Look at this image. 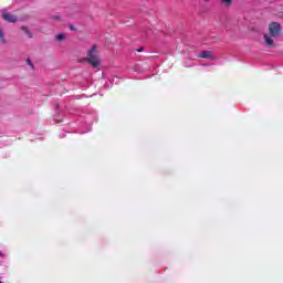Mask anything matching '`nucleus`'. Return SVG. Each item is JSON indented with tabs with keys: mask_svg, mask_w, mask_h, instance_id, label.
<instances>
[{
	"mask_svg": "<svg viewBox=\"0 0 283 283\" xmlns=\"http://www.w3.org/2000/svg\"><path fill=\"white\" fill-rule=\"evenodd\" d=\"M27 63L30 65L32 70H34V64L32 63V60L27 59Z\"/></svg>",
	"mask_w": 283,
	"mask_h": 283,
	"instance_id": "1a4fd4ad",
	"label": "nucleus"
},
{
	"mask_svg": "<svg viewBox=\"0 0 283 283\" xmlns=\"http://www.w3.org/2000/svg\"><path fill=\"white\" fill-rule=\"evenodd\" d=\"M55 107H56V109H59L60 105H59V104H56V105H55Z\"/></svg>",
	"mask_w": 283,
	"mask_h": 283,
	"instance_id": "ddd939ff",
	"label": "nucleus"
},
{
	"mask_svg": "<svg viewBox=\"0 0 283 283\" xmlns=\"http://www.w3.org/2000/svg\"><path fill=\"white\" fill-rule=\"evenodd\" d=\"M52 19H54V21H61V17L59 15H53Z\"/></svg>",
	"mask_w": 283,
	"mask_h": 283,
	"instance_id": "9d476101",
	"label": "nucleus"
},
{
	"mask_svg": "<svg viewBox=\"0 0 283 283\" xmlns=\"http://www.w3.org/2000/svg\"><path fill=\"white\" fill-rule=\"evenodd\" d=\"M70 30H72L73 32L76 31V28H74V25H70Z\"/></svg>",
	"mask_w": 283,
	"mask_h": 283,
	"instance_id": "9b49d317",
	"label": "nucleus"
},
{
	"mask_svg": "<svg viewBox=\"0 0 283 283\" xmlns=\"http://www.w3.org/2000/svg\"><path fill=\"white\" fill-rule=\"evenodd\" d=\"M0 41L1 43H6V34L3 33V31H0Z\"/></svg>",
	"mask_w": 283,
	"mask_h": 283,
	"instance_id": "6e6552de",
	"label": "nucleus"
},
{
	"mask_svg": "<svg viewBox=\"0 0 283 283\" xmlns=\"http://www.w3.org/2000/svg\"><path fill=\"white\" fill-rule=\"evenodd\" d=\"M3 254L0 252V258L2 256Z\"/></svg>",
	"mask_w": 283,
	"mask_h": 283,
	"instance_id": "2eb2a0df",
	"label": "nucleus"
},
{
	"mask_svg": "<svg viewBox=\"0 0 283 283\" xmlns=\"http://www.w3.org/2000/svg\"><path fill=\"white\" fill-rule=\"evenodd\" d=\"M137 52H143V48L137 49Z\"/></svg>",
	"mask_w": 283,
	"mask_h": 283,
	"instance_id": "f8f14e48",
	"label": "nucleus"
},
{
	"mask_svg": "<svg viewBox=\"0 0 283 283\" xmlns=\"http://www.w3.org/2000/svg\"><path fill=\"white\" fill-rule=\"evenodd\" d=\"M2 19H3V21H7L8 23H17V21H19V18L15 14H12L10 12H3Z\"/></svg>",
	"mask_w": 283,
	"mask_h": 283,
	"instance_id": "7ed1b4c3",
	"label": "nucleus"
},
{
	"mask_svg": "<svg viewBox=\"0 0 283 283\" xmlns=\"http://www.w3.org/2000/svg\"><path fill=\"white\" fill-rule=\"evenodd\" d=\"M65 40V33H60L56 35V41H63Z\"/></svg>",
	"mask_w": 283,
	"mask_h": 283,
	"instance_id": "423d86ee",
	"label": "nucleus"
},
{
	"mask_svg": "<svg viewBox=\"0 0 283 283\" xmlns=\"http://www.w3.org/2000/svg\"><path fill=\"white\" fill-rule=\"evenodd\" d=\"M21 30L25 32L29 39H32V32H30V29H28V27H21Z\"/></svg>",
	"mask_w": 283,
	"mask_h": 283,
	"instance_id": "39448f33",
	"label": "nucleus"
},
{
	"mask_svg": "<svg viewBox=\"0 0 283 283\" xmlns=\"http://www.w3.org/2000/svg\"><path fill=\"white\" fill-rule=\"evenodd\" d=\"M205 2H209V0H203Z\"/></svg>",
	"mask_w": 283,
	"mask_h": 283,
	"instance_id": "4468645a",
	"label": "nucleus"
},
{
	"mask_svg": "<svg viewBox=\"0 0 283 283\" xmlns=\"http://www.w3.org/2000/svg\"><path fill=\"white\" fill-rule=\"evenodd\" d=\"M280 36H282V24L271 22L269 24V33L263 34L265 45L268 48H275V41L273 39H280Z\"/></svg>",
	"mask_w": 283,
	"mask_h": 283,
	"instance_id": "f257e3e1",
	"label": "nucleus"
},
{
	"mask_svg": "<svg viewBox=\"0 0 283 283\" xmlns=\"http://www.w3.org/2000/svg\"><path fill=\"white\" fill-rule=\"evenodd\" d=\"M96 45H93L87 52V57L84 59V61H86V63H90L92 67H98V65H101V60L98 59V55L94 54L96 52Z\"/></svg>",
	"mask_w": 283,
	"mask_h": 283,
	"instance_id": "f03ea898",
	"label": "nucleus"
},
{
	"mask_svg": "<svg viewBox=\"0 0 283 283\" xmlns=\"http://www.w3.org/2000/svg\"><path fill=\"white\" fill-rule=\"evenodd\" d=\"M221 3H224V6H227V8H229V6H231V3H233V0H221Z\"/></svg>",
	"mask_w": 283,
	"mask_h": 283,
	"instance_id": "0eeeda50",
	"label": "nucleus"
},
{
	"mask_svg": "<svg viewBox=\"0 0 283 283\" xmlns=\"http://www.w3.org/2000/svg\"><path fill=\"white\" fill-rule=\"evenodd\" d=\"M213 57V53L211 51H202L199 54V59H212Z\"/></svg>",
	"mask_w": 283,
	"mask_h": 283,
	"instance_id": "20e7f679",
	"label": "nucleus"
}]
</instances>
